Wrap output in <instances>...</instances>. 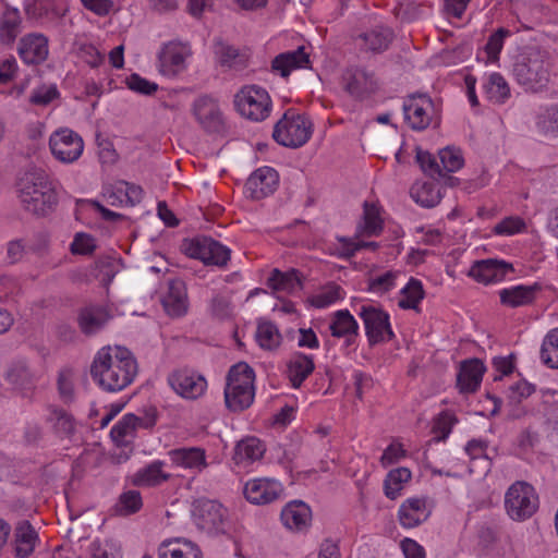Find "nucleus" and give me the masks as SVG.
I'll return each instance as SVG.
<instances>
[{"mask_svg": "<svg viewBox=\"0 0 558 558\" xmlns=\"http://www.w3.org/2000/svg\"><path fill=\"white\" fill-rule=\"evenodd\" d=\"M137 374V363L132 352L123 347L101 348L90 366V375L107 391H120Z\"/></svg>", "mask_w": 558, "mask_h": 558, "instance_id": "1", "label": "nucleus"}, {"mask_svg": "<svg viewBox=\"0 0 558 558\" xmlns=\"http://www.w3.org/2000/svg\"><path fill=\"white\" fill-rule=\"evenodd\" d=\"M17 193L23 208L33 215L46 216L58 204L56 189L43 169L27 170L17 182Z\"/></svg>", "mask_w": 558, "mask_h": 558, "instance_id": "2", "label": "nucleus"}, {"mask_svg": "<svg viewBox=\"0 0 558 558\" xmlns=\"http://www.w3.org/2000/svg\"><path fill=\"white\" fill-rule=\"evenodd\" d=\"M553 64V58L547 50L531 48L515 61L513 75L526 90L537 93L547 87Z\"/></svg>", "mask_w": 558, "mask_h": 558, "instance_id": "3", "label": "nucleus"}, {"mask_svg": "<svg viewBox=\"0 0 558 558\" xmlns=\"http://www.w3.org/2000/svg\"><path fill=\"white\" fill-rule=\"evenodd\" d=\"M312 133L313 123L310 118L289 109L275 124L272 137L284 147L299 148L308 142Z\"/></svg>", "mask_w": 558, "mask_h": 558, "instance_id": "4", "label": "nucleus"}, {"mask_svg": "<svg viewBox=\"0 0 558 558\" xmlns=\"http://www.w3.org/2000/svg\"><path fill=\"white\" fill-rule=\"evenodd\" d=\"M538 496L534 487L526 482H515L505 496V508L508 515L515 521L531 518L538 509Z\"/></svg>", "mask_w": 558, "mask_h": 558, "instance_id": "5", "label": "nucleus"}, {"mask_svg": "<svg viewBox=\"0 0 558 558\" xmlns=\"http://www.w3.org/2000/svg\"><path fill=\"white\" fill-rule=\"evenodd\" d=\"M238 111L253 121L265 120L270 112L271 100L268 93L259 86L243 87L234 97Z\"/></svg>", "mask_w": 558, "mask_h": 558, "instance_id": "6", "label": "nucleus"}, {"mask_svg": "<svg viewBox=\"0 0 558 558\" xmlns=\"http://www.w3.org/2000/svg\"><path fill=\"white\" fill-rule=\"evenodd\" d=\"M192 517L196 526L211 535L225 533L226 509L209 499H197L193 504Z\"/></svg>", "mask_w": 558, "mask_h": 558, "instance_id": "7", "label": "nucleus"}, {"mask_svg": "<svg viewBox=\"0 0 558 558\" xmlns=\"http://www.w3.org/2000/svg\"><path fill=\"white\" fill-rule=\"evenodd\" d=\"M185 253L206 265L223 267L230 259L231 251L210 236H197L186 244Z\"/></svg>", "mask_w": 558, "mask_h": 558, "instance_id": "8", "label": "nucleus"}, {"mask_svg": "<svg viewBox=\"0 0 558 558\" xmlns=\"http://www.w3.org/2000/svg\"><path fill=\"white\" fill-rule=\"evenodd\" d=\"M371 345L389 341L395 337L390 327L389 314L372 305H363L359 313Z\"/></svg>", "mask_w": 558, "mask_h": 558, "instance_id": "9", "label": "nucleus"}, {"mask_svg": "<svg viewBox=\"0 0 558 558\" xmlns=\"http://www.w3.org/2000/svg\"><path fill=\"white\" fill-rule=\"evenodd\" d=\"M49 147L57 160L72 163L81 157L84 142L76 132L70 129H60L50 135Z\"/></svg>", "mask_w": 558, "mask_h": 558, "instance_id": "10", "label": "nucleus"}, {"mask_svg": "<svg viewBox=\"0 0 558 558\" xmlns=\"http://www.w3.org/2000/svg\"><path fill=\"white\" fill-rule=\"evenodd\" d=\"M341 86L351 97L364 99L377 89V81L374 73L363 68L349 66L341 74Z\"/></svg>", "mask_w": 558, "mask_h": 558, "instance_id": "11", "label": "nucleus"}, {"mask_svg": "<svg viewBox=\"0 0 558 558\" xmlns=\"http://www.w3.org/2000/svg\"><path fill=\"white\" fill-rule=\"evenodd\" d=\"M433 109V100L425 94L410 95L403 102L404 119L414 131H424L429 126Z\"/></svg>", "mask_w": 558, "mask_h": 558, "instance_id": "12", "label": "nucleus"}, {"mask_svg": "<svg viewBox=\"0 0 558 558\" xmlns=\"http://www.w3.org/2000/svg\"><path fill=\"white\" fill-rule=\"evenodd\" d=\"M193 113L207 133H220L225 121L218 104L208 96L197 98L193 104Z\"/></svg>", "mask_w": 558, "mask_h": 558, "instance_id": "13", "label": "nucleus"}, {"mask_svg": "<svg viewBox=\"0 0 558 558\" xmlns=\"http://www.w3.org/2000/svg\"><path fill=\"white\" fill-rule=\"evenodd\" d=\"M513 270V266L510 263L496 258H488L476 260L471 266L468 275L477 282L488 284L504 280L507 274Z\"/></svg>", "mask_w": 558, "mask_h": 558, "instance_id": "14", "label": "nucleus"}, {"mask_svg": "<svg viewBox=\"0 0 558 558\" xmlns=\"http://www.w3.org/2000/svg\"><path fill=\"white\" fill-rule=\"evenodd\" d=\"M486 366L481 359L473 357L460 362L457 374V388L461 393H474L478 390Z\"/></svg>", "mask_w": 558, "mask_h": 558, "instance_id": "15", "label": "nucleus"}, {"mask_svg": "<svg viewBox=\"0 0 558 558\" xmlns=\"http://www.w3.org/2000/svg\"><path fill=\"white\" fill-rule=\"evenodd\" d=\"M282 490L281 484L275 480L255 478L245 484L243 493L250 502L267 505L277 500Z\"/></svg>", "mask_w": 558, "mask_h": 558, "instance_id": "16", "label": "nucleus"}, {"mask_svg": "<svg viewBox=\"0 0 558 558\" xmlns=\"http://www.w3.org/2000/svg\"><path fill=\"white\" fill-rule=\"evenodd\" d=\"M279 181L278 172L270 167L255 170L245 183L246 192L253 199H262L276 190Z\"/></svg>", "mask_w": 558, "mask_h": 558, "instance_id": "17", "label": "nucleus"}, {"mask_svg": "<svg viewBox=\"0 0 558 558\" xmlns=\"http://www.w3.org/2000/svg\"><path fill=\"white\" fill-rule=\"evenodd\" d=\"M168 380L178 395L187 399L201 397L207 386L206 379L202 375H196L189 371L173 372Z\"/></svg>", "mask_w": 558, "mask_h": 558, "instance_id": "18", "label": "nucleus"}, {"mask_svg": "<svg viewBox=\"0 0 558 558\" xmlns=\"http://www.w3.org/2000/svg\"><path fill=\"white\" fill-rule=\"evenodd\" d=\"M20 58L26 64L43 63L48 57V38L43 34L31 33L21 38L17 47Z\"/></svg>", "mask_w": 558, "mask_h": 558, "instance_id": "19", "label": "nucleus"}, {"mask_svg": "<svg viewBox=\"0 0 558 558\" xmlns=\"http://www.w3.org/2000/svg\"><path fill=\"white\" fill-rule=\"evenodd\" d=\"M162 306L171 317H181L186 314L189 302L183 280L179 278L169 280L168 293L162 299Z\"/></svg>", "mask_w": 558, "mask_h": 558, "instance_id": "20", "label": "nucleus"}, {"mask_svg": "<svg viewBox=\"0 0 558 558\" xmlns=\"http://www.w3.org/2000/svg\"><path fill=\"white\" fill-rule=\"evenodd\" d=\"M308 68H311V61L304 46H300L293 51L280 53L271 61V70L278 72L282 77L289 76L293 69Z\"/></svg>", "mask_w": 558, "mask_h": 558, "instance_id": "21", "label": "nucleus"}, {"mask_svg": "<svg viewBox=\"0 0 558 558\" xmlns=\"http://www.w3.org/2000/svg\"><path fill=\"white\" fill-rule=\"evenodd\" d=\"M158 555L159 558H203L198 545L182 537L165 539L158 548Z\"/></svg>", "mask_w": 558, "mask_h": 558, "instance_id": "22", "label": "nucleus"}, {"mask_svg": "<svg viewBox=\"0 0 558 558\" xmlns=\"http://www.w3.org/2000/svg\"><path fill=\"white\" fill-rule=\"evenodd\" d=\"M542 290V286L535 282L531 286H514L511 288L502 289L499 292L500 303L508 307H520L532 304Z\"/></svg>", "mask_w": 558, "mask_h": 558, "instance_id": "23", "label": "nucleus"}, {"mask_svg": "<svg viewBox=\"0 0 558 558\" xmlns=\"http://www.w3.org/2000/svg\"><path fill=\"white\" fill-rule=\"evenodd\" d=\"M111 315L101 305H87L78 313V326L83 333L94 335L105 327Z\"/></svg>", "mask_w": 558, "mask_h": 558, "instance_id": "24", "label": "nucleus"}, {"mask_svg": "<svg viewBox=\"0 0 558 558\" xmlns=\"http://www.w3.org/2000/svg\"><path fill=\"white\" fill-rule=\"evenodd\" d=\"M398 515L403 527L412 529L425 522L430 511L426 508L424 499L410 498L400 506Z\"/></svg>", "mask_w": 558, "mask_h": 558, "instance_id": "25", "label": "nucleus"}, {"mask_svg": "<svg viewBox=\"0 0 558 558\" xmlns=\"http://www.w3.org/2000/svg\"><path fill=\"white\" fill-rule=\"evenodd\" d=\"M49 414L46 422L51 425L53 434L60 439H71L76 432L74 416L64 409L56 405L48 408Z\"/></svg>", "mask_w": 558, "mask_h": 558, "instance_id": "26", "label": "nucleus"}, {"mask_svg": "<svg viewBox=\"0 0 558 558\" xmlns=\"http://www.w3.org/2000/svg\"><path fill=\"white\" fill-rule=\"evenodd\" d=\"M415 159L422 171L432 179L439 181L444 180L445 185L453 187L459 184V179L442 172L440 163L437 161L436 156L421 147L415 148Z\"/></svg>", "mask_w": 558, "mask_h": 558, "instance_id": "27", "label": "nucleus"}, {"mask_svg": "<svg viewBox=\"0 0 558 558\" xmlns=\"http://www.w3.org/2000/svg\"><path fill=\"white\" fill-rule=\"evenodd\" d=\"M38 533L27 520L20 521L14 530V554L19 558H27L35 549Z\"/></svg>", "mask_w": 558, "mask_h": 558, "instance_id": "28", "label": "nucleus"}, {"mask_svg": "<svg viewBox=\"0 0 558 558\" xmlns=\"http://www.w3.org/2000/svg\"><path fill=\"white\" fill-rule=\"evenodd\" d=\"M311 518L310 507L301 500L289 502L281 511V521L290 530L301 531L307 527Z\"/></svg>", "mask_w": 558, "mask_h": 558, "instance_id": "29", "label": "nucleus"}, {"mask_svg": "<svg viewBox=\"0 0 558 558\" xmlns=\"http://www.w3.org/2000/svg\"><path fill=\"white\" fill-rule=\"evenodd\" d=\"M312 356L301 352L294 353L287 364V375L293 388H300L304 380L314 372Z\"/></svg>", "mask_w": 558, "mask_h": 558, "instance_id": "30", "label": "nucleus"}, {"mask_svg": "<svg viewBox=\"0 0 558 558\" xmlns=\"http://www.w3.org/2000/svg\"><path fill=\"white\" fill-rule=\"evenodd\" d=\"M267 284L275 291L293 293L296 290H301L303 287L302 274L294 268L288 271H281L275 268L267 280Z\"/></svg>", "mask_w": 558, "mask_h": 558, "instance_id": "31", "label": "nucleus"}, {"mask_svg": "<svg viewBox=\"0 0 558 558\" xmlns=\"http://www.w3.org/2000/svg\"><path fill=\"white\" fill-rule=\"evenodd\" d=\"M184 62L182 49L174 43L166 44L159 52V69L165 75H177L184 68Z\"/></svg>", "mask_w": 558, "mask_h": 558, "instance_id": "32", "label": "nucleus"}, {"mask_svg": "<svg viewBox=\"0 0 558 558\" xmlns=\"http://www.w3.org/2000/svg\"><path fill=\"white\" fill-rule=\"evenodd\" d=\"M331 335L336 338L345 337L347 345H351L359 333V325L348 310L337 311L330 324Z\"/></svg>", "mask_w": 558, "mask_h": 558, "instance_id": "33", "label": "nucleus"}, {"mask_svg": "<svg viewBox=\"0 0 558 558\" xmlns=\"http://www.w3.org/2000/svg\"><path fill=\"white\" fill-rule=\"evenodd\" d=\"M5 377L14 389L21 391L24 396H27L35 388V376L25 362L13 363L9 367Z\"/></svg>", "mask_w": 558, "mask_h": 558, "instance_id": "34", "label": "nucleus"}, {"mask_svg": "<svg viewBox=\"0 0 558 558\" xmlns=\"http://www.w3.org/2000/svg\"><path fill=\"white\" fill-rule=\"evenodd\" d=\"M22 32V17L17 9L8 8L0 16V43L12 45Z\"/></svg>", "mask_w": 558, "mask_h": 558, "instance_id": "35", "label": "nucleus"}, {"mask_svg": "<svg viewBox=\"0 0 558 558\" xmlns=\"http://www.w3.org/2000/svg\"><path fill=\"white\" fill-rule=\"evenodd\" d=\"M163 462L154 461L143 469H140L132 477L135 486H155L169 478V475L162 472Z\"/></svg>", "mask_w": 558, "mask_h": 558, "instance_id": "36", "label": "nucleus"}, {"mask_svg": "<svg viewBox=\"0 0 558 558\" xmlns=\"http://www.w3.org/2000/svg\"><path fill=\"white\" fill-rule=\"evenodd\" d=\"M254 369L245 362H240L229 369L226 388L254 389Z\"/></svg>", "mask_w": 558, "mask_h": 558, "instance_id": "37", "label": "nucleus"}, {"mask_svg": "<svg viewBox=\"0 0 558 558\" xmlns=\"http://www.w3.org/2000/svg\"><path fill=\"white\" fill-rule=\"evenodd\" d=\"M172 461L178 465L190 469L206 466L205 451L197 447L179 448L170 451Z\"/></svg>", "mask_w": 558, "mask_h": 558, "instance_id": "38", "label": "nucleus"}, {"mask_svg": "<svg viewBox=\"0 0 558 558\" xmlns=\"http://www.w3.org/2000/svg\"><path fill=\"white\" fill-rule=\"evenodd\" d=\"M412 198L423 207L432 208L441 199L440 190L433 182L415 183L411 187Z\"/></svg>", "mask_w": 558, "mask_h": 558, "instance_id": "39", "label": "nucleus"}, {"mask_svg": "<svg viewBox=\"0 0 558 558\" xmlns=\"http://www.w3.org/2000/svg\"><path fill=\"white\" fill-rule=\"evenodd\" d=\"M265 453L264 444L255 438L247 437L238 442L234 450V460L236 463L244 461L253 462L260 459Z\"/></svg>", "mask_w": 558, "mask_h": 558, "instance_id": "40", "label": "nucleus"}, {"mask_svg": "<svg viewBox=\"0 0 558 558\" xmlns=\"http://www.w3.org/2000/svg\"><path fill=\"white\" fill-rule=\"evenodd\" d=\"M137 427L138 416L133 413H128L111 428V439L119 447L128 446L130 441L126 437H133Z\"/></svg>", "mask_w": 558, "mask_h": 558, "instance_id": "41", "label": "nucleus"}, {"mask_svg": "<svg viewBox=\"0 0 558 558\" xmlns=\"http://www.w3.org/2000/svg\"><path fill=\"white\" fill-rule=\"evenodd\" d=\"M254 389L225 388V402L229 410L242 412L250 408L254 401Z\"/></svg>", "mask_w": 558, "mask_h": 558, "instance_id": "42", "label": "nucleus"}, {"mask_svg": "<svg viewBox=\"0 0 558 558\" xmlns=\"http://www.w3.org/2000/svg\"><path fill=\"white\" fill-rule=\"evenodd\" d=\"M259 347L264 350H275L281 343V335L277 326L269 320H259L255 333Z\"/></svg>", "mask_w": 558, "mask_h": 558, "instance_id": "43", "label": "nucleus"}, {"mask_svg": "<svg viewBox=\"0 0 558 558\" xmlns=\"http://www.w3.org/2000/svg\"><path fill=\"white\" fill-rule=\"evenodd\" d=\"M215 52L219 58L220 64L223 66L233 68L235 70H242L246 66V56L240 53L233 46L227 45L221 40L216 43Z\"/></svg>", "mask_w": 558, "mask_h": 558, "instance_id": "44", "label": "nucleus"}, {"mask_svg": "<svg viewBox=\"0 0 558 558\" xmlns=\"http://www.w3.org/2000/svg\"><path fill=\"white\" fill-rule=\"evenodd\" d=\"M402 299L399 300L398 305L403 310H417L420 302L425 296V291L422 282L416 278H410L407 286L401 290Z\"/></svg>", "mask_w": 558, "mask_h": 558, "instance_id": "45", "label": "nucleus"}, {"mask_svg": "<svg viewBox=\"0 0 558 558\" xmlns=\"http://www.w3.org/2000/svg\"><path fill=\"white\" fill-rule=\"evenodd\" d=\"M484 88L488 99L495 104H504L510 97V87L499 73L490 74Z\"/></svg>", "mask_w": 558, "mask_h": 558, "instance_id": "46", "label": "nucleus"}, {"mask_svg": "<svg viewBox=\"0 0 558 558\" xmlns=\"http://www.w3.org/2000/svg\"><path fill=\"white\" fill-rule=\"evenodd\" d=\"M363 223L359 226L360 233L367 236L378 235L383 231V220L378 208L367 202L364 203Z\"/></svg>", "mask_w": 558, "mask_h": 558, "instance_id": "47", "label": "nucleus"}, {"mask_svg": "<svg viewBox=\"0 0 558 558\" xmlns=\"http://www.w3.org/2000/svg\"><path fill=\"white\" fill-rule=\"evenodd\" d=\"M368 50L380 52L388 48L392 40V32L386 27H376L360 36Z\"/></svg>", "mask_w": 558, "mask_h": 558, "instance_id": "48", "label": "nucleus"}, {"mask_svg": "<svg viewBox=\"0 0 558 558\" xmlns=\"http://www.w3.org/2000/svg\"><path fill=\"white\" fill-rule=\"evenodd\" d=\"M143 506L142 496L138 490H128L119 496L117 504L113 507L116 514L128 517L136 513Z\"/></svg>", "mask_w": 558, "mask_h": 558, "instance_id": "49", "label": "nucleus"}, {"mask_svg": "<svg viewBox=\"0 0 558 558\" xmlns=\"http://www.w3.org/2000/svg\"><path fill=\"white\" fill-rule=\"evenodd\" d=\"M541 360L549 368L558 369V328L545 336L541 347Z\"/></svg>", "mask_w": 558, "mask_h": 558, "instance_id": "50", "label": "nucleus"}, {"mask_svg": "<svg viewBox=\"0 0 558 558\" xmlns=\"http://www.w3.org/2000/svg\"><path fill=\"white\" fill-rule=\"evenodd\" d=\"M411 478V472L407 468H398L388 473L385 483V495L390 499H396L402 489V484Z\"/></svg>", "mask_w": 558, "mask_h": 558, "instance_id": "51", "label": "nucleus"}, {"mask_svg": "<svg viewBox=\"0 0 558 558\" xmlns=\"http://www.w3.org/2000/svg\"><path fill=\"white\" fill-rule=\"evenodd\" d=\"M438 156L442 172L446 174L458 171L464 165L462 153L458 148L445 147L438 151Z\"/></svg>", "mask_w": 558, "mask_h": 558, "instance_id": "52", "label": "nucleus"}, {"mask_svg": "<svg viewBox=\"0 0 558 558\" xmlns=\"http://www.w3.org/2000/svg\"><path fill=\"white\" fill-rule=\"evenodd\" d=\"M536 128L544 135L558 133V105L547 107L537 116Z\"/></svg>", "mask_w": 558, "mask_h": 558, "instance_id": "53", "label": "nucleus"}, {"mask_svg": "<svg viewBox=\"0 0 558 558\" xmlns=\"http://www.w3.org/2000/svg\"><path fill=\"white\" fill-rule=\"evenodd\" d=\"M510 35V32L504 27L498 28L493 33L486 45L485 51L487 53V62H496L499 59V53L504 46V40Z\"/></svg>", "mask_w": 558, "mask_h": 558, "instance_id": "54", "label": "nucleus"}, {"mask_svg": "<svg viewBox=\"0 0 558 558\" xmlns=\"http://www.w3.org/2000/svg\"><path fill=\"white\" fill-rule=\"evenodd\" d=\"M422 13V4L413 0H399L393 14L402 22H412Z\"/></svg>", "mask_w": 558, "mask_h": 558, "instance_id": "55", "label": "nucleus"}, {"mask_svg": "<svg viewBox=\"0 0 558 558\" xmlns=\"http://www.w3.org/2000/svg\"><path fill=\"white\" fill-rule=\"evenodd\" d=\"M457 417L447 411L441 412L433 425L434 440L442 441L451 433L452 426L457 423Z\"/></svg>", "mask_w": 558, "mask_h": 558, "instance_id": "56", "label": "nucleus"}, {"mask_svg": "<svg viewBox=\"0 0 558 558\" xmlns=\"http://www.w3.org/2000/svg\"><path fill=\"white\" fill-rule=\"evenodd\" d=\"M341 299V287L329 283L320 293L312 296L311 304L317 308H324Z\"/></svg>", "mask_w": 558, "mask_h": 558, "instance_id": "57", "label": "nucleus"}, {"mask_svg": "<svg viewBox=\"0 0 558 558\" xmlns=\"http://www.w3.org/2000/svg\"><path fill=\"white\" fill-rule=\"evenodd\" d=\"M92 558H121V548L113 539H106L105 542H93Z\"/></svg>", "mask_w": 558, "mask_h": 558, "instance_id": "58", "label": "nucleus"}, {"mask_svg": "<svg viewBox=\"0 0 558 558\" xmlns=\"http://www.w3.org/2000/svg\"><path fill=\"white\" fill-rule=\"evenodd\" d=\"M126 85L131 90L147 96L153 95L158 89V85L156 83L150 82L136 73L131 74L126 78Z\"/></svg>", "mask_w": 558, "mask_h": 558, "instance_id": "59", "label": "nucleus"}, {"mask_svg": "<svg viewBox=\"0 0 558 558\" xmlns=\"http://www.w3.org/2000/svg\"><path fill=\"white\" fill-rule=\"evenodd\" d=\"M96 248L95 239L87 233L80 232L74 236L71 243L72 254L87 255L92 254Z\"/></svg>", "mask_w": 558, "mask_h": 558, "instance_id": "60", "label": "nucleus"}, {"mask_svg": "<svg viewBox=\"0 0 558 558\" xmlns=\"http://www.w3.org/2000/svg\"><path fill=\"white\" fill-rule=\"evenodd\" d=\"M488 444L485 440L481 439H472L465 446V452L470 457L472 461L477 459H483L485 462V468L489 470L492 465V461L488 456L485 453Z\"/></svg>", "mask_w": 558, "mask_h": 558, "instance_id": "61", "label": "nucleus"}, {"mask_svg": "<svg viewBox=\"0 0 558 558\" xmlns=\"http://www.w3.org/2000/svg\"><path fill=\"white\" fill-rule=\"evenodd\" d=\"M396 274L392 271H387L384 275H380L376 278H371L368 280V291L385 293L388 292L395 286Z\"/></svg>", "mask_w": 558, "mask_h": 558, "instance_id": "62", "label": "nucleus"}, {"mask_svg": "<svg viewBox=\"0 0 558 558\" xmlns=\"http://www.w3.org/2000/svg\"><path fill=\"white\" fill-rule=\"evenodd\" d=\"M58 96L59 92L54 85L41 86L33 92L29 101L33 105L47 106Z\"/></svg>", "mask_w": 558, "mask_h": 558, "instance_id": "63", "label": "nucleus"}, {"mask_svg": "<svg viewBox=\"0 0 558 558\" xmlns=\"http://www.w3.org/2000/svg\"><path fill=\"white\" fill-rule=\"evenodd\" d=\"M535 391V386L521 380L512 386H510L509 401L513 404H519L521 401L527 397H530Z\"/></svg>", "mask_w": 558, "mask_h": 558, "instance_id": "64", "label": "nucleus"}]
</instances>
